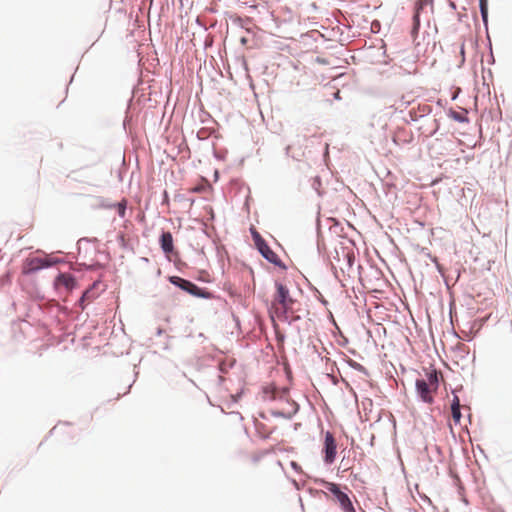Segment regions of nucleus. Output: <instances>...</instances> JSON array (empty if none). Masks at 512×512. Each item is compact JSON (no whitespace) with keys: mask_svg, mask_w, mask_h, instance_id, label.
Listing matches in <instances>:
<instances>
[{"mask_svg":"<svg viewBox=\"0 0 512 512\" xmlns=\"http://www.w3.org/2000/svg\"><path fill=\"white\" fill-rule=\"evenodd\" d=\"M461 53H464V45L461 46Z\"/></svg>","mask_w":512,"mask_h":512,"instance_id":"4be33fe9","label":"nucleus"},{"mask_svg":"<svg viewBox=\"0 0 512 512\" xmlns=\"http://www.w3.org/2000/svg\"><path fill=\"white\" fill-rule=\"evenodd\" d=\"M454 118H455V119H457V120H460V121L462 120V118H461L458 114H456V115L454 116Z\"/></svg>","mask_w":512,"mask_h":512,"instance_id":"412c9836","label":"nucleus"},{"mask_svg":"<svg viewBox=\"0 0 512 512\" xmlns=\"http://www.w3.org/2000/svg\"><path fill=\"white\" fill-rule=\"evenodd\" d=\"M52 264L53 262L46 257H29L23 262L22 273L30 274L42 268L51 266Z\"/></svg>","mask_w":512,"mask_h":512,"instance_id":"0eeeda50","label":"nucleus"},{"mask_svg":"<svg viewBox=\"0 0 512 512\" xmlns=\"http://www.w3.org/2000/svg\"><path fill=\"white\" fill-rule=\"evenodd\" d=\"M323 451L325 454L324 461L327 464L333 463L335 460V457H336V453H337V445H336V441H335L333 434L329 431H327L325 433V441H324Z\"/></svg>","mask_w":512,"mask_h":512,"instance_id":"6e6552de","label":"nucleus"},{"mask_svg":"<svg viewBox=\"0 0 512 512\" xmlns=\"http://www.w3.org/2000/svg\"><path fill=\"white\" fill-rule=\"evenodd\" d=\"M335 98H336V99H340V92H339V91H337V92L335 93Z\"/></svg>","mask_w":512,"mask_h":512,"instance_id":"aec40b11","label":"nucleus"},{"mask_svg":"<svg viewBox=\"0 0 512 512\" xmlns=\"http://www.w3.org/2000/svg\"><path fill=\"white\" fill-rule=\"evenodd\" d=\"M263 399L275 400L287 405V407H279L277 411L273 412L277 416L289 418L298 410L297 404L289 399L287 389L279 390L272 385L266 386L263 388Z\"/></svg>","mask_w":512,"mask_h":512,"instance_id":"f257e3e1","label":"nucleus"},{"mask_svg":"<svg viewBox=\"0 0 512 512\" xmlns=\"http://www.w3.org/2000/svg\"><path fill=\"white\" fill-rule=\"evenodd\" d=\"M292 466H293L294 468H297V464H296L295 462H292Z\"/></svg>","mask_w":512,"mask_h":512,"instance_id":"5701e85b","label":"nucleus"},{"mask_svg":"<svg viewBox=\"0 0 512 512\" xmlns=\"http://www.w3.org/2000/svg\"><path fill=\"white\" fill-rule=\"evenodd\" d=\"M170 281L172 284L178 286L179 288H197L195 285L180 277H171Z\"/></svg>","mask_w":512,"mask_h":512,"instance_id":"4468645a","label":"nucleus"},{"mask_svg":"<svg viewBox=\"0 0 512 512\" xmlns=\"http://www.w3.org/2000/svg\"><path fill=\"white\" fill-rule=\"evenodd\" d=\"M252 237L258 251L266 260L274 265L284 267L278 255L268 246L266 241L255 229H252Z\"/></svg>","mask_w":512,"mask_h":512,"instance_id":"20e7f679","label":"nucleus"},{"mask_svg":"<svg viewBox=\"0 0 512 512\" xmlns=\"http://www.w3.org/2000/svg\"><path fill=\"white\" fill-rule=\"evenodd\" d=\"M57 287L73 288L76 285L75 278L70 273L59 274L56 278Z\"/></svg>","mask_w":512,"mask_h":512,"instance_id":"1a4fd4ad","label":"nucleus"},{"mask_svg":"<svg viewBox=\"0 0 512 512\" xmlns=\"http://www.w3.org/2000/svg\"><path fill=\"white\" fill-rule=\"evenodd\" d=\"M324 486L327 491H329L333 496L334 499L339 503L343 511L345 512H355V509L352 505V502L348 495L344 492H342L339 488V486L335 483L331 482H325Z\"/></svg>","mask_w":512,"mask_h":512,"instance_id":"39448f33","label":"nucleus"},{"mask_svg":"<svg viewBox=\"0 0 512 512\" xmlns=\"http://www.w3.org/2000/svg\"><path fill=\"white\" fill-rule=\"evenodd\" d=\"M126 206H127V201L126 199H122V201H120L119 203H117L115 205L116 209H117V212L119 214L120 217H125V214H126Z\"/></svg>","mask_w":512,"mask_h":512,"instance_id":"f3484780","label":"nucleus"},{"mask_svg":"<svg viewBox=\"0 0 512 512\" xmlns=\"http://www.w3.org/2000/svg\"><path fill=\"white\" fill-rule=\"evenodd\" d=\"M160 247L167 259L176 260L179 257L178 251L174 247L173 236L170 232H163L159 239Z\"/></svg>","mask_w":512,"mask_h":512,"instance_id":"423d86ee","label":"nucleus"},{"mask_svg":"<svg viewBox=\"0 0 512 512\" xmlns=\"http://www.w3.org/2000/svg\"><path fill=\"white\" fill-rule=\"evenodd\" d=\"M91 290H86V292L81 296V301L83 302L87 293L90 292Z\"/></svg>","mask_w":512,"mask_h":512,"instance_id":"6ab92c4d","label":"nucleus"},{"mask_svg":"<svg viewBox=\"0 0 512 512\" xmlns=\"http://www.w3.org/2000/svg\"><path fill=\"white\" fill-rule=\"evenodd\" d=\"M316 292H317V294H316L317 298L321 299V301H322L324 304H326V301L322 298V295H321V293L319 292V290H316Z\"/></svg>","mask_w":512,"mask_h":512,"instance_id":"a211bd4d","label":"nucleus"},{"mask_svg":"<svg viewBox=\"0 0 512 512\" xmlns=\"http://www.w3.org/2000/svg\"><path fill=\"white\" fill-rule=\"evenodd\" d=\"M256 430L261 438L266 439L273 433L274 428H268L264 423L256 422Z\"/></svg>","mask_w":512,"mask_h":512,"instance_id":"9b49d317","label":"nucleus"},{"mask_svg":"<svg viewBox=\"0 0 512 512\" xmlns=\"http://www.w3.org/2000/svg\"><path fill=\"white\" fill-rule=\"evenodd\" d=\"M302 290H298V295L301 296Z\"/></svg>","mask_w":512,"mask_h":512,"instance_id":"b1692460","label":"nucleus"},{"mask_svg":"<svg viewBox=\"0 0 512 512\" xmlns=\"http://www.w3.org/2000/svg\"><path fill=\"white\" fill-rule=\"evenodd\" d=\"M292 276L295 280V285L297 287L307 286L310 285L309 280L299 271H294L292 273Z\"/></svg>","mask_w":512,"mask_h":512,"instance_id":"ddd939ff","label":"nucleus"},{"mask_svg":"<svg viewBox=\"0 0 512 512\" xmlns=\"http://www.w3.org/2000/svg\"><path fill=\"white\" fill-rule=\"evenodd\" d=\"M190 294H192L195 297H201V298H211L212 294L206 290H187Z\"/></svg>","mask_w":512,"mask_h":512,"instance_id":"dca6fc26","label":"nucleus"},{"mask_svg":"<svg viewBox=\"0 0 512 512\" xmlns=\"http://www.w3.org/2000/svg\"><path fill=\"white\" fill-rule=\"evenodd\" d=\"M273 307L277 312L286 313V312H296L298 311V299L290 295L289 290H277L274 300Z\"/></svg>","mask_w":512,"mask_h":512,"instance_id":"7ed1b4c3","label":"nucleus"},{"mask_svg":"<svg viewBox=\"0 0 512 512\" xmlns=\"http://www.w3.org/2000/svg\"><path fill=\"white\" fill-rule=\"evenodd\" d=\"M439 385V379L436 371L427 374L426 379H417L416 388L420 398L431 404L433 402V393L436 392Z\"/></svg>","mask_w":512,"mask_h":512,"instance_id":"f03ea898","label":"nucleus"},{"mask_svg":"<svg viewBox=\"0 0 512 512\" xmlns=\"http://www.w3.org/2000/svg\"><path fill=\"white\" fill-rule=\"evenodd\" d=\"M451 414L452 419L455 424H459L461 420V411H460V400L457 395H454L452 403H451Z\"/></svg>","mask_w":512,"mask_h":512,"instance_id":"9d476101","label":"nucleus"},{"mask_svg":"<svg viewBox=\"0 0 512 512\" xmlns=\"http://www.w3.org/2000/svg\"><path fill=\"white\" fill-rule=\"evenodd\" d=\"M424 1L423 0H419L417 3H416V6H415V14L413 16V21H414V27H413V30L414 31H417L419 29V26H420V19H419V15H420V11L423 9V6H424Z\"/></svg>","mask_w":512,"mask_h":512,"instance_id":"f8f14e48","label":"nucleus"},{"mask_svg":"<svg viewBox=\"0 0 512 512\" xmlns=\"http://www.w3.org/2000/svg\"><path fill=\"white\" fill-rule=\"evenodd\" d=\"M480 12L483 22L487 24L488 21V0H479Z\"/></svg>","mask_w":512,"mask_h":512,"instance_id":"2eb2a0df","label":"nucleus"}]
</instances>
